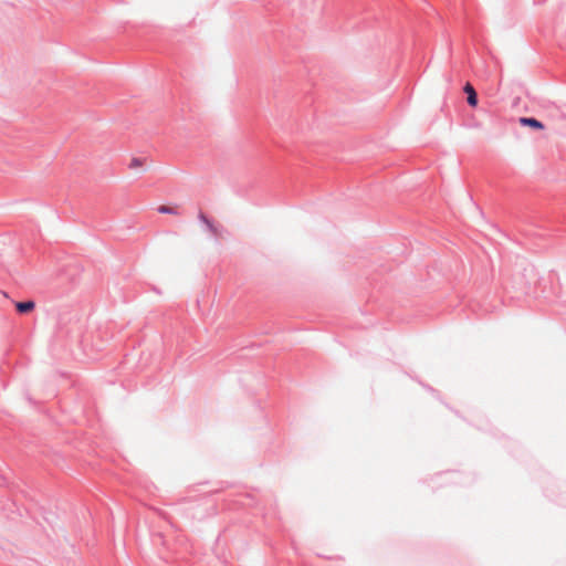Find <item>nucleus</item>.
<instances>
[{
	"label": "nucleus",
	"instance_id": "nucleus-1",
	"mask_svg": "<svg viewBox=\"0 0 566 566\" xmlns=\"http://www.w3.org/2000/svg\"><path fill=\"white\" fill-rule=\"evenodd\" d=\"M463 91L467 94V102H468L469 106L476 107L478 103H479V98H478V93L474 90V87L470 83H467L463 87Z\"/></svg>",
	"mask_w": 566,
	"mask_h": 566
},
{
	"label": "nucleus",
	"instance_id": "nucleus-2",
	"mask_svg": "<svg viewBox=\"0 0 566 566\" xmlns=\"http://www.w3.org/2000/svg\"><path fill=\"white\" fill-rule=\"evenodd\" d=\"M520 124L535 130L544 129V124L535 117H520Z\"/></svg>",
	"mask_w": 566,
	"mask_h": 566
},
{
	"label": "nucleus",
	"instance_id": "nucleus-3",
	"mask_svg": "<svg viewBox=\"0 0 566 566\" xmlns=\"http://www.w3.org/2000/svg\"><path fill=\"white\" fill-rule=\"evenodd\" d=\"M35 307V303L32 300L21 301L15 303V311L19 314H28L33 311Z\"/></svg>",
	"mask_w": 566,
	"mask_h": 566
},
{
	"label": "nucleus",
	"instance_id": "nucleus-4",
	"mask_svg": "<svg viewBox=\"0 0 566 566\" xmlns=\"http://www.w3.org/2000/svg\"><path fill=\"white\" fill-rule=\"evenodd\" d=\"M198 219L206 224L207 229L212 233L217 234V228L213 224L212 220H210L202 211L199 212Z\"/></svg>",
	"mask_w": 566,
	"mask_h": 566
},
{
	"label": "nucleus",
	"instance_id": "nucleus-5",
	"mask_svg": "<svg viewBox=\"0 0 566 566\" xmlns=\"http://www.w3.org/2000/svg\"><path fill=\"white\" fill-rule=\"evenodd\" d=\"M157 211L159 213H164V214H177V210L172 207H168V206H159Z\"/></svg>",
	"mask_w": 566,
	"mask_h": 566
},
{
	"label": "nucleus",
	"instance_id": "nucleus-6",
	"mask_svg": "<svg viewBox=\"0 0 566 566\" xmlns=\"http://www.w3.org/2000/svg\"><path fill=\"white\" fill-rule=\"evenodd\" d=\"M143 165V160L140 158H133L129 168H136Z\"/></svg>",
	"mask_w": 566,
	"mask_h": 566
}]
</instances>
